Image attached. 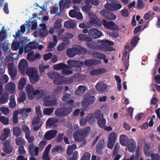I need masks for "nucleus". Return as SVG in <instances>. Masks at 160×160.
I'll return each instance as SVG.
<instances>
[{
  "label": "nucleus",
  "instance_id": "nucleus-1",
  "mask_svg": "<svg viewBox=\"0 0 160 160\" xmlns=\"http://www.w3.org/2000/svg\"><path fill=\"white\" fill-rule=\"evenodd\" d=\"M26 91L28 98L30 100H32L34 98V96L38 95L40 98H42L43 96L44 92L42 90H35L32 85L27 84L26 87Z\"/></svg>",
  "mask_w": 160,
  "mask_h": 160
},
{
  "label": "nucleus",
  "instance_id": "nucleus-2",
  "mask_svg": "<svg viewBox=\"0 0 160 160\" xmlns=\"http://www.w3.org/2000/svg\"><path fill=\"white\" fill-rule=\"evenodd\" d=\"M87 52L86 49L80 46H78L76 47L68 49L67 50V55L69 57L72 58L76 55H84Z\"/></svg>",
  "mask_w": 160,
  "mask_h": 160
},
{
  "label": "nucleus",
  "instance_id": "nucleus-3",
  "mask_svg": "<svg viewBox=\"0 0 160 160\" xmlns=\"http://www.w3.org/2000/svg\"><path fill=\"white\" fill-rule=\"evenodd\" d=\"M90 131V127H87L84 129H80L76 131L73 134L75 140L78 142L82 141L86 137Z\"/></svg>",
  "mask_w": 160,
  "mask_h": 160
},
{
  "label": "nucleus",
  "instance_id": "nucleus-4",
  "mask_svg": "<svg viewBox=\"0 0 160 160\" xmlns=\"http://www.w3.org/2000/svg\"><path fill=\"white\" fill-rule=\"evenodd\" d=\"M27 74L31 82L35 84L39 80V78L38 70L33 67L30 68L27 71Z\"/></svg>",
  "mask_w": 160,
  "mask_h": 160
},
{
  "label": "nucleus",
  "instance_id": "nucleus-5",
  "mask_svg": "<svg viewBox=\"0 0 160 160\" xmlns=\"http://www.w3.org/2000/svg\"><path fill=\"white\" fill-rule=\"evenodd\" d=\"M72 107L59 108L55 110V114L58 118L68 116L72 111Z\"/></svg>",
  "mask_w": 160,
  "mask_h": 160
},
{
  "label": "nucleus",
  "instance_id": "nucleus-6",
  "mask_svg": "<svg viewBox=\"0 0 160 160\" xmlns=\"http://www.w3.org/2000/svg\"><path fill=\"white\" fill-rule=\"evenodd\" d=\"M48 76L50 78L53 79V83L57 85L62 84L63 82L60 74L58 72L51 71L47 73Z\"/></svg>",
  "mask_w": 160,
  "mask_h": 160
},
{
  "label": "nucleus",
  "instance_id": "nucleus-7",
  "mask_svg": "<svg viewBox=\"0 0 160 160\" xmlns=\"http://www.w3.org/2000/svg\"><path fill=\"white\" fill-rule=\"evenodd\" d=\"M96 100V98L94 96L88 95L84 99L82 102V105L84 108H88L93 104Z\"/></svg>",
  "mask_w": 160,
  "mask_h": 160
},
{
  "label": "nucleus",
  "instance_id": "nucleus-8",
  "mask_svg": "<svg viewBox=\"0 0 160 160\" xmlns=\"http://www.w3.org/2000/svg\"><path fill=\"white\" fill-rule=\"evenodd\" d=\"M117 135L116 132H113L110 133L108 139L107 147L110 149L112 148L114 144L116 141Z\"/></svg>",
  "mask_w": 160,
  "mask_h": 160
},
{
  "label": "nucleus",
  "instance_id": "nucleus-9",
  "mask_svg": "<svg viewBox=\"0 0 160 160\" xmlns=\"http://www.w3.org/2000/svg\"><path fill=\"white\" fill-rule=\"evenodd\" d=\"M44 104L45 106H54L56 105L57 99L54 97H51L50 96H45L43 99Z\"/></svg>",
  "mask_w": 160,
  "mask_h": 160
},
{
  "label": "nucleus",
  "instance_id": "nucleus-10",
  "mask_svg": "<svg viewBox=\"0 0 160 160\" xmlns=\"http://www.w3.org/2000/svg\"><path fill=\"white\" fill-rule=\"evenodd\" d=\"M102 33L99 30L95 28H92L89 30L88 35L92 39H96L101 37Z\"/></svg>",
  "mask_w": 160,
  "mask_h": 160
},
{
  "label": "nucleus",
  "instance_id": "nucleus-11",
  "mask_svg": "<svg viewBox=\"0 0 160 160\" xmlns=\"http://www.w3.org/2000/svg\"><path fill=\"white\" fill-rule=\"evenodd\" d=\"M18 68L20 71L21 73H23L26 70L29 68L27 61L24 59H21L18 63Z\"/></svg>",
  "mask_w": 160,
  "mask_h": 160
},
{
  "label": "nucleus",
  "instance_id": "nucleus-12",
  "mask_svg": "<svg viewBox=\"0 0 160 160\" xmlns=\"http://www.w3.org/2000/svg\"><path fill=\"white\" fill-rule=\"evenodd\" d=\"M58 132V131L56 130H49L45 133L44 138L47 140L52 139L56 137Z\"/></svg>",
  "mask_w": 160,
  "mask_h": 160
},
{
  "label": "nucleus",
  "instance_id": "nucleus-13",
  "mask_svg": "<svg viewBox=\"0 0 160 160\" xmlns=\"http://www.w3.org/2000/svg\"><path fill=\"white\" fill-rule=\"evenodd\" d=\"M83 65H85L87 67H91L96 64H100L102 63V61L100 60L94 59H86L84 62H82Z\"/></svg>",
  "mask_w": 160,
  "mask_h": 160
},
{
  "label": "nucleus",
  "instance_id": "nucleus-14",
  "mask_svg": "<svg viewBox=\"0 0 160 160\" xmlns=\"http://www.w3.org/2000/svg\"><path fill=\"white\" fill-rule=\"evenodd\" d=\"M35 146L33 143L29 144L28 146V152L31 156H37L38 154L39 148L38 147L34 148Z\"/></svg>",
  "mask_w": 160,
  "mask_h": 160
},
{
  "label": "nucleus",
  "instance_id": "nucleus-15",
  "mask_svg": "<svg viewBox=\"0 0 160 160\" xmlns=\"http://www.w3.org/2000/svg\"><path fill=\"white\" fill-rule=\"evenodd\" d=\"M37 44L35 42H30L26 45L24 49V52L25 53H28L32 49L37 48Z\"/></svg>",
  "mask_w": 160,
  "mask_h": 160
},
{
  "label": "nucleus",
  "instance_id": "nucleus-16",
  "mask_svg": "<svg viewBox=\"0 0 160 160\" xmlns=\"http://www.w3.org/2000/svg\"><path fill=\"white\" fill-rule=\"evenodd\" d=\"M68 64L73 67H80L83 66V62L78 60H69L67 61Z\"/></svg>",
  "mask_w": 160,
  "mask_h": 160
},
{
  "label": "nucleus",
  "instance_id": "nucleus-17",
  "mask_svg": "<svg viewBox=\"0 0 160 160\" xmlns=\"http://www.w3.org/2000/svg\"><path fill=\"white\" fill-rule=\"evenodd\" d=\"M10 132V130L8 128H4L0 137V139L2 141H5L7 138L9 136Z\"/></svg>",
  "mask_w": 160,
  "mask_h": 160
},
{
  "label": "nucleus",
  "instance_id": "nucleus-18",
  "mask_svg": "<svg viewBox=\"0 0 160 160\" xmlns=\"http://www.w3.org/2000/svg\"><path fill=\"white\" fill-rule=\"evenodd\" d=\"M105 146L104 141L102 140L99 141L96 147V152L98 154H101L102 153V149Z\"/></svg>",
  "mask_w": 160,
  "mask_h": 160
},
{
  "label": "nucleus",
  "instance_id": "nucleus-19",
  "mask_svg": "<svg viewBox=\"0 0 160 160\" xmlns=\"http://www.w3.org/2000/svg\"><path fill=\"white\" fill-rule=\"evenodd\" d=\"M95 88L97 90L100 92H102L105 91L107 88V85L105 83L100 82L97 83Z\"/></svg>",
  "mask_w": 160,
  "mask_h": 160
},
{
  "label": "nucleus",
  "instance_id": "nucleus-20",
  "mask_svg": "<svg viewBox=\"0 0 160 160\" xmlns=\"http://www.w3.org/2000/svg\"><path fill=\"white\" fill-rule=\"evenodd\" d=\"M127 52L125 51L123 53V57L122 58V62L124 66L125 67V71L128 68V62L129 59V56L128 57V60H127Z\"/></svg>",
  "mask_w": 160,
  "mask_h": 160
},
{
  "label": "nucleus",
  "instance_id": "nucleus-21",
  "mask_svg": "<svg viewBox=\"0 0 160 160\" xmlns=\"http://www.w3.org/2000/svg\"><path fill=\"white\" fill-rule=\"evenodd\" d=\"M102 24L104 27L108 29L114 30L113 28L115 25V23L112 21L107 22L106 20L103 19L102 20Z\"/></svg>",
  "mask_w": 160,
  "mask_h": 160
},
{
  "label": "nucleus",
  "instance_id": "nucleus-22",
  "mask_svg": "<svg viewBox=\"0 0 160 160\" xmlns=\"http://www.w3.org/2000/svg\"><path fill=\"white\" fill-rule=\"evenodd\" d=\"M5 88L7 92L12 93L14 91L15 89V84L13 82H9L5 86Z\"/></svg>",
  "mask_w": 160,
  "mask_h": 160
},
{
  "label": "nucleus",
  "instance_id": "nucleus-23",
  "mask_svg": "<svg viewBox=\"0 0 160 160\" xmlns=\"http://www.w3.org/2000/svg\"><path fill=\"white\" fill-rule=\"evenodd\" d=\"M8 70L9 74L10 75L11 78H14L17 74V71L15 68H13L12 66L9 65L8 66Z\"/></svg>",
  "mask_w": 160,
  "mask_h": 160
},
{
  "label": "nucleus",
  "instance_id": "nucleus-24",
  "mask_svg": "<svg viewBox=\"0 0 160 160\" xmlns=\"http://www.w3.org/2000/svg\"><path fill=\"white\" fill-rule=\"evenodd\" d=\"M75 22L74 21L70 20L64 22V26L67 28H74L75 27Z\"/></svg>",
  "mask_w": 160,
  "mask_h": 160
},
{
  "label": "nucleus",
  "instance_id": "nucleus-25",
  "mask_svg": "<svg viewBox=\"0 0 160 160\" xmlns=\"http://www.w3.org/2000/svg\"><path fill=\"white\" fill-rule=\"evenodd\" d=\"M4 148L3 150L5 152L8 154L12 152V146L10 145L9 142L6 141L4 143Z\"/></svg>",
  "mask_w": 160,
  "mask_h": 160
},
{
  "label": "nucleus",
  "instance_id": "nucleus-26",
  "mask_svg": "<svg viewBox=\"0 0 160 160\" xmlns=\"http://www.w3.org/2000/svg\"><path fill=\"white\" fill-rule=\"evenodd\" d=\"M69 67V66L63 63L55 64L53 66L54 69L57 70H61L65 68L68 69Z\"/></svg>",
  "mask_w": 160,
  "mask_h": 160
},
{
  "label": "nucleus",
  "instance_id": "nucleus-27",
  "mask_svg": "<svg viewBox=\"0 0 160 160\" xmlns=\"http://www.w3.org/2000/svg\"><path fill=\"white\" fill-rule=\"evenodd\" d=\"M78 39L81 41H85L87 42H91L92 39L87 35L83 34H80L78 36Z\"/></svg>",
  "mask_w": 160,
  "mask_h": 160
},
{
  "label": "nucleus",
  "instance_id": "nucleus-28",
  "mask_svg": "<svg viewBox=\"0 0 160 160\" xmlns=\"http://www.w3.org/2000/svg\"><path fill=\"white\" fill-rule=\"evenodd\" d=\"M26 99V95L24 92H20L19 94V97L17 99V102L19 103L23 102Z\"/></svg>",
  "mask_w": 160,
  "mask_h": 160
},
{
  "label": "nucleus",
  "instance_id": "nucleus-29",
  "mask_svg": "<svg viewBox=\"0 0 160 160\" xmlns=\"http://www.w3.org/2000/svg\"><path fill=\"white\" fill-rule=\"evenodd\" d=\"M119 141L120 144L122 146H126L128 143V137L125 134L121 135L120 137Z\"/></svg>",
  "mask_w": 160,
  "mask_h": 160
},
{
  "label": "nucleus",
  "instance_id": "nucleus-30",
  "mask_svg": "<svg viewBox=\"0 0 160 160\" xmlns=\"http://www.w3.org/2000/svg\"><path fill=\"white\" fill-rule=\"evenodd\" d=\"M99 48L100 50L104 51H114L113 48L111 47H109L106 44L102 42V44L99 46Z\"/></svg>",
  "mask_w": 160,
  "mask_h": 160
},
{
  "label": "nucleus",
  "instance_id": "nucleus-31",
  "mask_svg": "<svg viewBox=\"0 0 160 160\" xmlns=\"http://www.w3.org/2000/svg\"><path fill=\"white\" fill-rule=\"evenodd\" d=\"M136 142L133 139L130 140V142L127 145L129 152H134L136 148Z\"/></svg>",
  "mask_w": 160,
  "mask_h": 160
},
{
  "label": "nucleus",
  "instance_id": "nucleus-32",
  "mask_svg": "<svg viewBox=\"0 0 160 160\" xmlns=\"http://www.w3.org/2000/svg\"><path fill=\"white\" fill-rule=\"evenodd\" d=\"M63 0H61L59 3V8L60 11H61V10L62 9H63L65 8H68L70 6L69 5V4H70L71 3L66 0L64 3L63 2Z\"/></svg>",
  "mask_w": 160,
  "mask_h": 160
},
{
  "label": "nucleus",
  "instance_id": "nucleus-33",
  "mask_svg": "<svg viewBox=\"0 0 160 160\" xmlns=\"http://www.w3.org/2000/svg\"><path fill=\"white\" fill-rule=\"evenodd\" d=\"M26 84V80L25 78H21L19 80L18 83V88L19 89L22 90Z\"/></svg>",
  "mask_w": 160,
  "mask_h": 160
},
{
  "label": "nucleus",
  "instance_id": "nucleus-34",
  "mask_svg": "<svg viewBox=\"0 0 160 160\" xmlns=\"http://www.w3.org/2000/svg\"><path fill=\"white\" fill-rule=\"evenodd\" d=\"M22 41H18L12 43L11 45V48L12 50H17L21 47Z\"/></svg>",
  "mask_w": 160,
  "mask_h": 160
},
{
  "label": "nucleus",
  "instance_id": "nucleus-35",
  "mask_svg": "<svg viewBox=\"0 0 160 160\" xmlns=\"http://www.w3.org/2000/svg\"><path fill=\"white\" fill-rule=\"evenodd\" d=\"M86 90L85 87L83 86H79L76 91V94L78 95H81L83 94Z\"/></svg>",
  "mask_w": 160,
  "mask_h": 160
},
{
  "label": "nucleus",
  "instance_id": "nucleus-36",
  "mask_svg": "<svg viewBox=\"0 0 160 160\" xmlns=\"http://www.w3.org/2000/svg\"><path fill=\"white\" fill-rule=\"evenodd\" d=\"M9 99V106L10 107L12 108H14L16 106V103L14 96L13 95H11Z\"/></svg>",
  "mask_w": 160,
  "mask_h": 160
},
{
  "label": "nucleus",
  "instance_id": "nucleus-37",
  "mask_svg": "<svg viewBox=\"0 0 160 160\" xmlns=\"http://www.w3.org/2000/svg\"><path fill=\"white\" fill-rule=\"evenodd\" d=\"M139 38L138 36H135L132 38L130 42V45L132 48H134L137 45Z\"/></svg>",
  "mask_w": 160,
  "mask_h": 160
},
{
  "label": "nucleus",
  "instance_id": "nucleus-38",
  "mask_svg": "<svg viewBox=\"0 0 160 160\" xmlns=\"http://www.w3.org/2000/svg\"><path fill=\"white\" fill-rule=\"evenodd\" d=\"M150 146L149 144H146L144 145L143 152L146 156H149L150 155Z\"/></svg>",
  "mask_w": 160,
  "mask_h": 160
},
{
  "label": "nucleus",
  "instance_id": "nucleus-39",
  "mask_svg": "<svg viewBox=\"0 0 160 160\" xmlns=\"http://www.w3.org/2000/svg\"><path fill=\"white\" fill-rule=\"evenodd\" d=\"M97 123L99 127L104 128L106 124V121L103 117L98 120Z\"/></svg>",
  "mask_w": 160,
  "mask_h": 160
},
{
  "label": "nucleus",
  "instance_id": "nucleus-40",
  "mask_svg": "<svg viewBox=\"0 0 160 160\" xmlns=\"http://www.w3.org/2000/svg\"><path fill=\"white\" fill-rule=\"evenodd\" d=\"M17 146L20 147L23 146L25 144V141L21 137L17 138L15 140Z\"/></svg>",
  "mask_w": 160,
  "mask_h": 160
},
{
  "label": "nucleus",
  "instance_id": "nucleus-41",
  "mask_svg": "<svg viewBox=\"0 0 160 160\" xmlns=\"http://www.w3.org/2000/svg\"><path fill=\"white\" fill-rule=\"evenodd\" d=\"M56 122L55 119L53 118H50L47 120L46 125L48 127H51L54 125Z\"/></svg>",
  "mask_w": 160,
  "mask_h": 160
},
{
  "label": "nucleus",
  "instance_id": "nucleus-42",
  "mask_svg": "<svg viewBox=\"0 0 160 160\" xmlns=\"http://www.w3.org/2000/svg\"><path fill=\"white\" fill-rule=\"evenodd\" d=\"M13 131V134L16 137H18L20 136L22 133L21 128L18 127H14Z\"/></svg>",
  "mask_w": 160,
  "mask_h": 160
},
{
  "label": "nucleus",
  "instance_id": "nucleus-43",
  "mask_svg": "<svg viewBox=\"0 0 160 160\" xmlns=\"http://www.w3.org/2000/svg\"><path fill=\"white\" fill-rule=\"evenodd\" d=\"M0 122L4 125H7L9 123L8 118L4 116H0Z\"/></svg>",
  "mask_w": 160,
  "mask_h": 160
},
{
  "label": "nucleus",
  "instance_id": "nucleus-44",
  "mask_svg": "<svg viewBox=\"0 0 160 160\" xmlns=\"http://www.w3.org/2000/svg\"><path fill=\"white\" fill-rule=\"evenodd\" d=\"M8 96L6 94H2L0 97V103L4 104L8 102Z\"/></svg>",
  "mask_w": 160,
  "mask_h": 160
},
{
  "label": "nucleus",
  "instance_id": "nucleus-45",
  "mask_svg": "<svg viewBox=\"0 0 160 160\" xmlns=\"http://www.w3.org/2000/svg\"><path fill=\"white\" fill-rule=\"evenodd\" d=\"M48 34V32L46 29H40L39 36L41 38L46 37Z\"/></svg>",
  "mask_w": 160,
  "mask_h": 160
},
{
  "label": "nucleus",
  "instance_id": "nucleus-46",
  "mask_svg": "<svg viewBox=\"0 0 160 160\" xmlns=\"http://www.w3.org/2000/svg\"><path fill=\"white\" fill-rule=\"evenodd\" d=\"M62 19L60 18L57 19L54 24V27L55 28L57 29H60L62 27Z\"/></svg>",
  "mask_w": 160,
  "mask_h": 160
},
{
  "label": "nucleus",
  "instance_id": "nucleus-47",
  "mask_svg": "<svg viewBox=\"0 0 160 160\" xmlns=\"http://www.w3.org/2000/svg\"><path fill=\"white\" fill-rule=\"evenodd\" d=\"M94 116L96 119L98 120L103 117V114L101 113L100 110H97L94 113Z\"/></svg>",
  "mask_w": 160,
  "mask_h": 160
},
{
  "label": "nucleus",
  "instance_id": "nucleus-48",
  "mask_svg": "<svg viewBox=\"0 0 160 160\" xmlns=\"http://www.w3.org/2000/svg\"><path fill=\"white\" fill-rule=\"evenodd\" d=\"M54 110L53 107H50V108H45L43 111V113L45 115H50L53 112Z\"/></svg>",
  "mask_w": 160,
  "mask_h": 160
},
{
  "label": "nucleus",
  "instance_id": "nucleus-49",
  "mask_svg": "<svg viewBox=\"0 0 160 160\" xmlns=\"http://www.w3.org/2000/svg\"><path fill=\"white\" fill-rule=\"evenodd\" d=\"M90 22L92 24H94L98 26H101L102 24V22L101 21L97 18L93 19Z\"/></svg>",
  "mask_w": 160,
  "mask_h": 160
},
{
  "label": "nucleus",
  "instance_id": "nucleus-50",
  "mask_svg": "<svg viewBox=\"0 0 160 160\" xmlns=\"http://www.w3.org/2000/svg\"><path fill=\"white\" fill-rule=\"evenodd\" d=\"M90 22L92 24H94L98 26H101L102 24V22L101 21L97 18L93 19Z\"/></svg>",
  "mask_w": 160,
  "mask_h": 160
},
{
  "label": "nucleus",
  "instance_id": "nucleus-51",
  "mask_svg": "<svg viewBox=\"0 0 160 160\" xmlns=\"http://www.w3.org/2000/svg\"><path fill=\"white\" fill-rule=\"evenodd\" d=\"M112 11H116L122 7V5L120 3L118 2V3H113L112 4Z\"/></svg>",
  "mask_w": 160,
  "mask_h": 160
},
{
  "label": "nucleus",
  "instance_id": "nucleus-52",
  "mask_svg": "<svg viewBox=\"0 0 160 160\" xmlns=\"http://www.w3.org/2000/svg\"><path fill=\"white\" fill-rule=\"evenodd\" d=\"M4 26H3L0 32V40L1 42H2L6 37L5 30H4Z\"/></svg>",
  "mask_w": 160,
  "mask_h": 160
},
{
  "label": "nucleus",
  "instance_id": "nucleus-53",
  "mask_svg": "<svg viewBox=\"0 0 160 160\" xmlns=\"http://www.w3.org/2000/svg\"><path fill=\"white\" fill-rule=\"evenodd\" d=\"M108 20H114L116 18V16L111 12H108L105 18Z\"/></svg>",
  "mask_w": 160,
  "mask_h": 160
},
{
  "label": "nucleus",
  "instance_id": "nucleus-54",
  "mask_svg": "<svg viewBox=\"0 0 160 160\" xmlns=\"http://www.w3.org/2000/svg\"><path fill=\"white\" fill-rule=\"evenodd\" d=\"M67 45L64 42H62L59 44L57 47V50L58 51L61 52L64 50L67 47Z\"/></svg>",
  "mask_w": 160,
  "mask_h": 160
},
{
  "label": "nucleus",
  "instance_id": "nucleus-55",
  "mask_svg": "<svg viewBox=\"0 0 160 160\" xmlns=\"http://www.w3.org/2000/svg\"><path fill=\"white\" fill-rule=\"evenodd\" d=\"M18 111H15L13 113L12 120L13 123L15 124H16L18 122Z\"/></svg>",
  "mask_w": 160,
  "mask_h": 160
},
{
  "label": "nucleus",
  "instance_id": "nucleus-56",
  "mask_svg": "<svg viewBox=\"0 0 160 160\" xmlns=\"http://www.w3.org/2000/svg\"><path fill=\"white\" fill-rule=\"evenodd\" d=\"M35 111L37 115V117L40 118L42 116V112L41 110V107L40 106L36 107Z\"/></svg>",
  "mask_w": 160,
  "mask_h": 160
},
{
  "label": "nucleus",
  "instance_id": "nucleus-57",
  "mask_svg": "<svg viewBox=\"0 0 160 160\" xmlns=\"http://www.w3.org/2000/svg\"><path fill=\"white\" fill-rule=\"evenodd\" d=\"M90 154L88 152H85L80 160H90Z\"/></svg>",
  "mask_w": 160,
  "mask_h": 160
},
{
  "label": "nucleus",
  "instance_id": "nucleus-58",
  "mask_svg": "<svg viewBox=\"0 0 160 160\" xmlns=\"http://www.w3.org/2000/svg\"><path fill=\"white\" fill-rule=\"evenodd\" d=\"M25 137L29 143H32L34 140V137H30V133L25 134Z\"/></svg>",
  "mask_w": 160,
  "mask_h": 160
},
{
  "label": "nucleus",
  "instance_id": "nucleus-59",
  "mask_svg": "<svg viewBox=\"0 0 160 160\" xmlns=\"http://www.w3.org/2000/svg\"><path fill=\"white\" fill-rule=\"evenodd\" d=\"M91 6H84L82 8V10L86 13H88L90 12Z\"/></svg>",
  "mask_w": 160,
  "mask_h": 160
},
{
  "label": "nucleus",
  "instance_id": "nucleus-60",
  "mask_svg": "<svg viewBox=\"0 0 160 160\" xmlns=\"http://www.w3.org/2000/svg\"><path fill=\"white\" fill-rule=\"evenodd\" d=\"M94 54L96 56L97 58L98 59H103V58H106L105 55L102 53L96 52H95Z\"/></svg>",
  "mask_w": 160,
  "mask_h": 160
},
{
  "label": "nucleus",
  "instance_id": "nucleus-61",
  "mask_svg": "<svg viewBox=\"0 0 160 160\" xmlns=\"http://www.w3.org/2000/svg\"><path fill=\"white\" fill-rule=\"evenodd\" d=\"M121 14L123 17H127L129 16V14L128 10L125 9L121 10Z\"/></svg>",
  "mask_w": 160,
  "mask_h": 160
},
{
  "label": "nucleus",
  "instance_id": "nucleus-62",
  "mask_svg": "<svg viewBox=\"0 0 160 160\" xmlns=\"http://www.w3.org/2000/svg\"><path fill=\"white\" fill-rule=\"evenodd\" d=\"M64 136V134L63 133H59L56 138V140L58 142H61L62 140L63 137Z\"/></svg>",
  "mask_w": 160,
  "mask_h": 160
},
{
  "label": "nucleus",
  "instance_id": "nucleus-63",
  "mask_svg": "<svg viewBox=\"0 0 160 160\" xmlns=\"http://www.w3.org/2000/svg\"><path fill=\"white\" fill-rule=\"evenodd\" d=\"M71 98V95L68 93H65L63 94L62 98V100L64 102L67 101V100Z\"/></svg>",
  "mask_w": 160,
  "mask_h": 160
},
{
  "label": "nucleus",
  "instance_id": "nucleus-64",
  "mask_svg": "<svg viewBox=\"0 0 160 160\" xmlns=\"http://www.w3.org/2000/svg\"><path fill=\"white\" fill-rule=\"evenodd\" d=\"M151 157L152 160H160V156L158 153H152Z\"/></svg>",
  "mask_w": 160,
  "mask_h": 160
}]
</instances>
